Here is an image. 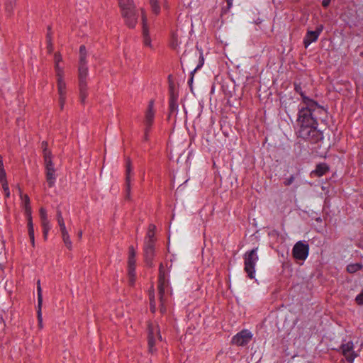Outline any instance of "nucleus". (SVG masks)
<instances>
[{
	"instance_id": "nucleus-1",
	"label": "nucleus",
	"mask_w": 363,
	"mask_h": 363,
	"mask_svg": "<svg viewBox=\"0 0 363 363\" xmlns=\"http://www.w3.org/2000/svg\"><path fill=\"white\" fill-rule=\"evenodd\" d=\"M294 91L301 95L302 101L298 108L297 118L294 126L297 138L311 144L323 140V131L318 129L317 114L326 113L327 110L316 101L308 97L302 90L301 83L294 82Z\"/></svg>"
},
{
	"instance_id": "nucleus-2",
	"label": "nucleus",
	"mask_w": 363,
	"mask_h": 363,
	"mask_svg": "<svg viewBox=\"0 0 363 363\" xmlns=\"http://www.w3.org/2000/svg\"><path fill=\"white\" fill-rule=\"evenodd\" d=\"M119 7L121 10V15L125 18V24L133 28L138 22V15L133 0H118Z\"/></svg>"
},
{
	"instance_id": "nucleus-3",
	"label": "nucleus",
	"mask_w": 363,
	"mask_h": 363,
	"mask_svg": "<svg viewBox=\"0 0 363 363\" xmlns=\"http://www.w3.org/2000/svg\"><path fill=\"white\" fill-rule=\"evenodd\" d=\"M257 247L247 251L243 255L244 270L247 277L252 279L255 277V265L259 259Z\"/></svg>"
},
{
	"instance_id": "nucleus-4",
	"label": "nucleus",
	"mask_w": 363,
	"mask_h": 363,
	"mask_svg": "<svg viewBox=\"0 0 363 363\" xmlns=\"http://www.w3.org/2000/svg\"><path fill=\"white\" fill-rule=\"evenodd\" d=\"M88 77L87 67H78V81L79 90V99L82 104L86 102L88 96L86 78Z\"/></svg>"
},
{
	"instance_id": "nucleus-5",
	"label": "nucleus",
	"mask_w": 363,
	"mask_h": 363,
	"mask_svg": "<svg viewBox=\"0 0 363 363\" xmlns=\"http://www.w3.org/2000/svg\"><path fill=\"white\" fill-rule=\"evenodd\" d=\"M155 115V111L154 109V101L150 100L148 103L147 110L145 113V118H144V135L143 138V140L144 142H147L149 140V133L151 131L152 126L154 123Z\"/></svg>"
},
{
	"instance_id": "nucleus-6",
	"label": "nucleus",
	"mask_w": 363,
	"mask_h": 363,
	"mask_svg": "<svg viewBox=\"0 0 363 363\" xmlns=\"http://www.w3.org/2000/svg\"><path fill=\"white\" fill-rule=\"evenodd\" d=\"M309 245L302 241L297 242L293 249L292 255L295 259L304 261L308 256Z\"/></svg>"
},
{
	"instance_id": "nucleus-7",
	"label": "nucleus",
	"mask_w": 363,
	"mask_h": 363,
	"mask_svg": "<svg viewBox=\"0 0 363 363\" xmlns=\"http://www.w3.org/2000/svg\"><path fill=\"white\" fill-rule=\"evenodd\" d=\"M252 336L250 331L243 329L233 337L231 343L237 346H245L251 341Z\"/></svg>"
},
{
	"instance_id": "nucleus-8",
	"label": "nucleus",
	"mask_w": 363,
	"mask_h": 363,
	"mask_svg": "<svg viewBox=\"0 0 363 363\" xmlns=\"http://www.w3.org/2000/svg\"><path fill=\"white\" fill-rule=\"evenodd\" d=\"M169 114H177L178 111V93L175 90V86L173 82L169 84Z\"/></svg>"
},
{
	"instance_id": "nucleus-9",
	"label": "nucleus",
	"mask_w": 363,
	"mask_h": 363,
	"mask_svg": "<svg viewBox=\"0 0 363 363\" xmlns=\"http://www.w3.org/2000/svg\"><path fill=\"white\" fill-rule=\"evenodd\" d=\"M340 350H341L342 354L349 363H353L354 359L357 357V354L354 351V344L352 341L342 344Z\"/></svg>"
},
{
	"instance_id": "nucleus-10",
	"label": "nucleus",
	"mask_w": 363,
	"mask_h": 363,
	"mask_svg": "<svg viewBox=\"0 0 363 363\" xmlns=\"http://www.w3.org/2000/svg\"><path fill=\"white\" fill-rule=\"evenodd\" d=\"M144 257L146 264L153 267V259L155 257V243L152 241H145L144 243Z\"/></svg>"
},
{
	"instance_id": "nucleus-11",
	"label": "nucleus",
	"mask_w": 363,
	"mask_h": 363,
	"mask_svg": "<svg viewBox=\"0 0 363 363\" xmlns=\"http://www.w3.org/2000/svg\"><path fill=\"white\" fill-rule=\"evenodd\" d=\"M323 30V26L319 25L317 26L315 30H308L304 38H303V45L306 48L311 45L312 43L315 42L320 33Z\"/></svg>"
},
{
	"instance_id": "nucleus-12",
	"label": "nucleus",
	"mask_w": 363,
	"mask_h": 363,
	"mask_svg": "<svg viewBox=\"0 0 363 363\" xmlns=\"http://www.w3.org/2000/svg\"><path fill=\"white\" fill-rule=\"evenodd\" d=\"M45 177L48 187L52 188L55 186L56 181L55 169L53 163L45 164Z\"/></svg>"
},
{
	"instance_id": "nucleus-13",
	"label": "nucleus",
	"mask_w": 363,
	"mask_h": 363,
	"mask_svg": "<svg viewBox=\"0 0 363 363\" xmlns=\"http://www.w3.org/2000/svg\"><path fill=\"white\" fill-rule=\"evenodd\" d=\"M132 171L131 167V162L130 159H128L126 161V169H125V199L130 201V172Z\"/></svg>"
},
{
	"instance_id": "nucleus-14",
	"label": "nucleus",
	"mask_w": 363,
	"mask_h": 363,
	"mask_svg": "<svg viewBox=\"0 0 363 363\" xmlns=\"http://www.w3.org/2000/svg\"><path fill=\"white\" fill-rule=\"evenodd\" d=\"M147 17L143 9H142V23H143V38L145 46L152 48L151 38L149 35V30L147 24Z\"/></svg>"
},
{
	"instance_id": "nucleus-15",
	"label": "nucleus",
	"mask_w": 363,
	"mask_h": 363,
	"mask_svg": "<svg viewBox=\"0 0 363 363\" xmlns=\"http://www.w3.org/2000/svg\"><path fill=\"white\" fill-rule=\"evenodd\" d=\"M148 335H147V345L148 350L150 353H153L156 351L155 338V328L151 323L148 324L147 326Z\"/></svg>"
},
{
	"instance_id": "nucleus-16",
	"label": "nucleus",
	"mask_w": 363,
	"mask_h": 363,
	"mask_svg": "<svg viewBox=\"0 0 363 363\" xmlns=\"http://www.w3.org/2000/svg\"><path fill=\"white\" fill-rule=\"evenodd\" d=\"M330 171V167L328 164L323 162L319 163L316 165L315 169L313 170L311 173V175H314L318 177H320L325 175Z\"/></svg>"
},
{
	"instance_id": "nucleus-17",
	"label": "nucleus",
	"mask_w": 363,
	"mask_h": 363,
	"mask_svg": "<svg viewBox=\"0 0 363 363\" xmlns=\"http://www.w3.org/2000/svg\"><path fill=\"white\" fill-rule=\"evenodd\" d=\"M168 285V281L165 278V271L162 263L159 267L158 286L157 289H165Z\"/></svg>"
},
{
	"instance_id": "nucleus-18",
	"label": "nucleus",
	"mask_w": 363,
	"mask_h": 363,
	"mask_svg": "<svg viewBox=\"0 0 363 363\" xmlns=\"http://www.w3.org/2000/svg\"><path fill=\"white\" fill-rule=\"evenodd\" d=\"M22 199L23 201V208L25 211V215L26 217H30L32 216V209L30 203L29 196L27 194L23 195Z\"/></svg>"
},
{
	"instance_id": "nucleus-19",
	"label": "nucleus",
	"mask_w": 363,
	"mask_h": 363,
	"mask_svg": "<svg viewBox=\"0 0 363 363\" xmlns=\"http://www.w3.org/2000/svg\"><path fill=\"white\" fill-rule=\"evenodd\" d=\"M57 85L59 96H66V83L64 79H57Z\"/></svg>"
},
{
	"instance_id": "nucleus-20",
	"label": "nucleus",
	"mask_w": 363,
	"mask_h": 363,
	"mask_svg": "<svg viewBox=\"0 0 363 363\" xmlns=\"http://www.w3.org/2000/svg\"><path fill=\"white\" fill-rule=\"evenodd\" d=\"M39 215L42 227L50 224V221L48 218L47 211L45 210V208L41 207L39 210Z\"/></svg>"
},
{
	"instance_id": "nucleus-21",
	"label": "nucleus",
	"mask_w": 363,
	"mask_h": 363,
	"mask_svg": "<svg viewBox=\"0 0 363 363\" xmlns=\"http://www.w3.org/2000/svg\"><path fill=\"white\" fill-rule=\"evenodd\" d=\"M362 267V264L360 263L350 264L347 266V271L350 274H353L360 270Z\"/></svg>"
},
{
	"instance_id": "nucleus-22",
	"label": "nucleus",
	"mask_w": 363,
	"mask_h": 363,
	"mask_svg": "<svg viewBox=\"0 0 363 363\" xmlns=\"http://www.w3.org/2000/svg\"><path fill=\"white\" fill-rule=\"evenodd\" d=\"M152 12L155 15H158L160 12V6L158 4V0H150Z\"/></svg>"
},
{
	"instance_id": "nucleus-23",
	"label": "nucleus",
	"mask_w": 363,
	"mask_h": 363,
	"mask_svg": "<svg viewBox=\"0 0 363 363\" xmlns=\"http://www.w3.org/2000/svg\"><path fill=\"white\" fill-rule=\"evenodd\" d=\"M27 227H28V233L29 237L34 236V227L33 223L32 216L30 217H27Z\"/></svg>"
},
{
	"instance_id": "nucleus-24",
	"label": "nucleus",
	"mask_w": 363,
	"mask_h": 363,
	"mask_svg": "<svg viewBox=\"0 0 363 363\" xmlns=\"http://www.w3.org/2000/svg\"><path fill=\"white\" fill-rule=\"evenodd\" d=\"M43 155L45 164L53 163L52 162V154L50 150L43 151Z\"/></svg>"
},
{
	"instance_id": "nucleus-25",
	"label": "nucleus",
	"mask_w": 363,
	"mask_h": 363,
	"mask_svg": "<svg viewBox=\"0 0 363 363\" xmlns=\"http://www.w3.org/2000/svg\"><path fill=\"white\" fill-rule=\"evenodd\" d=\"M226 6L221 8L220 16H223L229 12L233 6V0H225Z\"/></svg>"
},
{
	"instance_id": "nucleus-26",
	"label": "nucleus",
	"mask_w": 363,
	"mask_h": 363,
	"mask_svg": "<svg viewBox=\"0 0 363 363\" xmlns=\"http://www.w3.org/2000/svg\"><path fill=\"white\" fill-rule=\"evenodd\" d=\"M42 306L43 304L38 303L37 318L38 322V327L40 329L43 328V318H42Z\"/></svg>"
},
{
	"instance_id": "nucleus-27",
	"label": "nucleus",
	"mask_w": 363,
	"mask_h": 363,
	"mask_svg": "<svg viewBox=\"0 0 363 363\" xmlns=\"http://www.w3.org/2000/svg\"><path fill=\"white\" fill-rule=\"evenodd\" d=\"M62 240H63L65 246L67 247V248L68 250H71L72 248V243L70 240L69 233H65L64 235H62Z\"/></svg>"
},
{
	"instance_id": "nucleus-28",
	"label": "nucleus",
	"mask_w": 363,
	"mask_h": 363,
	"mask_svg": "<svg viewBox=\"0 0 363 363\" xmlns=\"http://www.w3.org/2000/svg\"><path fill=\"white\" fill-rule=\"evenodd\" d=\"M46 40L48 43V49L49 51H51L52 49V32H51V27H48V33L46 35Z\"/></svg>"
},
{
	"instance_id": "nucleus-29",
	"label": "nucleus",
	"mask_w": 363,
	"mask_h": 363,
	"mask_svg": "<svg viewBox=\"0 0 363 363\" xmlns=\"http://www.w3.org/2000/svg\"><path fill=\"white\" fill-rule=\"evenodd\" d=\"M17 0H7L6 3V11L9 13H11L13 11V9L16 6Z\"/></svg>"
},
{
	"instance_id": "nucleus-30",
	"label": "nucleus",
	"mask_w": 363,
	"mask_h": 363,
	"mask_svg": "<svg viewBox=\"0 0 363 363\" xmlns=\"http://www.w3.org/2000/svg\"><path fill=\"white\" fill-rule=\"evenodd\" d=\"M37 294H38V303L43 304V294L42 288L40 286V281H37Z\"/></svg>"
},
{
	"instance_id": "nucleus-31",
	"label": "nucleus",
	"mask_w": 363,
	"mask_h": 363,
	"mask_svg": "<svg viewBox=\"0 0 363 363\" xmlns=\"http://www.w3.org/2000/svg\"><path fill=\"white\" fill-rule=\"evenodd\" d=\"M56 217H57V223H58V225L60 227L65 225V221H64V219L62 217V211L59 208L57 209Z\"/></svg>"
},
{
	"instance_id": "nucleus-32",
	"label": "nucleus",
	"mask_w": 363,
	"mask_h": 363,
	"mask_svg": "<svg viewBox=\"0 0 363 363\" xmlns=\"http://www.w3.org/2000/svg\"><path fill=\"white\" fill-rule=\"evenodd\" d=\"M128 275L130 277V282L133 284L135 277V267H128Z\"/></svg>"
},
{
	"instance_id": "nucleus-33",
	"label": "nucleus",
	"mask_w": 363,
	"mask_h": 363,
	"mask_svg": "<svg viewBox=\"0 0 363 363\" xmlns=\"http://www.w3.org/2000/svg\"><path fill=\"white\" fill-rule=\"evenodd\" d=\"M55 71H56V76L57 79H63L64 76V72L63 69L60 67L59 64H55Z\"/></svg>"
},
{
	"instance_id": "nucleus-34",
	"label": "nucleus",
	"mask_w": 363,
	"mask_h": 363,
	"mask_svg": "<svg viewBox=\"0 0 363 363\" xmlns=\"http://www.w3.org/2000/svg\"><path fill=\"white\" fill-rule=\"evenodd\" d=\"M158 294L160 304L166 303V299L164 298L165 289H158Z\"/></svg>"
},
{
	"instance_id": "nucleus-35",
	"label": "nucleus",
	"mask_w": 363,
	"mask_h": 363,
	"mask_svg": "<svg viewBox=\"0 0 363 363\" xmlns=\"http://www.w3.org/2000/svg\"><path fill=\"white\" fill-rule=\"evenodd\" d=\"M203 63H204V58H203V54L201 53L200 56H199V64L197 65L196 67L191 72V74H194L196 70L199 69L203 65Z\"/></svg>"
},
{
	"instance_id": "nucleus-36",
	"label": "nucleus",
	"mask_w": 363,
	"mask_h": 363,
	"mask_svg": "<svg viewBox=\"0 0 363 363\" xmlns=\"http://www.w3.org/2000/svg\"><path fill=\"white\" fill-rule=\"evenodd\" d=\"M145 241H152L153 243H155V232H152L151 230H147Z\"/></svg>"
},
{
	"instance_id": "nucleus-37",
	"label": "nucleus",
	"mask_w": 363,
	"mask_h": 363,
	"mask_svg": "<svg viewBox=\"0 0 363 363\" xmlns=\"http://www.w3.org/2000/svg\"><path fill=\"white\" fill-rule=\"evenodd\" d=\"M296 177L294 175H291L289 178H286L283 184L286 186H290L295 180Z\"/></svg>"
},
{
	"instance_id": "nucleus-38",
	"label": "nucleus",
	"mask_w": 363,
	"mask_h": 363,
	"mask_svg": "<svg viewBox=\"0 0 363 363\" xmlns=\"http://www.w3.org/2000/svg\"><path fill=\"white\" fill-rule=\"evenodd\" d=\"M86 56H79V67H87Z\"/></svg>"
},
{
	"instance_id": "nucleus-39",
	"label": "nucleus",
	"mask_w": 363,
	"mask_h": 363,
	"mask_svg": "<svg viewBox=\"0 0 363 363\" xmlns=\"http://www.w3.org/2000/svg\"><path fill=\"white\" fill-rule=\"evenodd\" d=\"M0 182L1 183L6 182V174L4 169H0Z\"/></svg>"
},
{
	"instance_id": "nucleus-40",
	"label": "nucleus",
	"mask_w": 363,
	"mask_h": 363,
	"mask_svg": "<svg viewBox=\"0 0 363 363\" xmlns=\"http://www.w3.org/2000/svg\"><path fill=\"white\" fill-rule=\"evenodd\" d=\"M355 301L358 305H363V291L356 296Z\"/></svg>"
},
{
	"instance_id": "nucleus-41",
	"label": "nucleus",
	"mask_w": 363,
	"mask_h": 363,
	"mask_svg": "<svg viewBox=\"0 0 363 363\" xmlns=\"http://www.w3.org/2000/svg\"><path fill=\"white\" fill-rule=\"evenodd\" d=\"M65 101H66V96H59V103H60V106L61 110L63 109Z\"/></svg>"
},
{
	"instance_id": "nucleus-42",
	"label": "nucleus",
	"mask_w": 363,
	"mask_h": 363,
	"mask_svg": "<svg viewBox=\"0 0 363 363\" xmlns=\"http://www.w3.org/2000/svg\"><path fill=\"white\" fill-rule=\"evenodd\" d=\"M129 250V255H128V257H135V255H136V252H135V250L133 247V245H130L128 248Z\"/></svg>"
},
{
	"instance_id": "nucleus-43",
	"label": "nucleus",
	"mask_w": 363,
	"mask_h": 363,
	"mask_svg": "<svg viewBox=\"0 0 363 363\" xmlns=\"http://www.w3.org/2000/svg\"><path fill=\"white\" fill-rule=\"evenodd\" d=\"M79 56H86V50L84 45L79 47Z\"/></svg>"
},
{
	"instance_id": "nucleus-44",
	"label": "nucleus",
	"mask_w": 363,
	"mask_h": 363,
	"mask_svg": "<svg viewBox=\"0 0 363 363\" xmlns=\"http://www.w3.org/2000/svg\"><path fill=\"white\" fill-rule=\"evenodd\" d=\"M135 262H136V260H135V257H128V267H135Z\"/></svg>"
},
{
	"instance_id": "nucleus-45",
	"label": "nucleus",
	"mask_w": 363,
	"mask_h": 363,
	"mask_svg": "<svg viewBox=\"0 0 363 363\" xmlns=\"http://www.w3.org/2000/svg\"><path fill=\"white\" fill-rule=\"evenodd\" d=\"M62 56L60 53L58 52H56L55 54V64H59V62L60 61H62Z\"/></svg>"
},
{
	"instance_id": "nucleus-46",
	"label": "nucleus",
	"mask_w": 363,
	"mask_h": 363,
	"mask_svg": "<svg viewBox=\"0 0 363 363\" xmlns=\"http://www.w3.org/2000/svg\"><path fill=\"white\" fill-rule=\"evenodd\" d=\"M41 148L43 150V151H46L48 149V143L47 141H43L41 143Z\"/></svg>"
},
{
	"instance_id": "nucleus-47",
	"label": "nucleus",
	"mask_w": 363,
	"mask_h": 363,
	"mask_svg": "<svg viewBox=\"0 0 363 363\" xmlns=\"http://www.w3.org/2000/svg\"><path fill=\"white\" fill-rule=\"evenodd\" d=\"M160 311L162 314H164L167 312V307L165 306V303L160 305Z\"/></svg>"
},
{
	"instance_id": "nucleus-48",
	"label": "nucleus",
	"mask_w": 363,
	"mask_h": 363,
	"mask_svg": "<svg viewBox=\"0 0 363 363\" xmlns=\"http://www.w3.org/2000/svg\"><path fill=\"white\" fill-rule=\"evenodd\" d=\"M150 310L152 313H155L156 311V303H150Z\"/></svg>"
},
{
	"instance_id": "nucleus-49",
	"label": "nucleus",
	"mask_w": 363,
	"mask_h": 363,
	"mask_svg": "<svg viewBox=\"0 0 363 363\" xmlns=\"http://www.w3.org/2000/svg\"><path fill=\"white\" fill-rule=\"evenodd\" d=\"M331 0H323L322 1V6L324 8H328L330 4Z\"/></svg>"
},
{
	"instance_id": "nucleus-50",
	"label": "nucleus",
	"mask_w": 363,
	"mask_h": 363,
	"mask_svg": "<svg viewBox=\"0 0 363 363\" xmlns=\"http://www.w3.org/2000/svg\"><path fill=\"white\" fill-rule=\"evenodd\" d=\"M60 232H61L62 235H64L65 233H68V232H67V230L66 229V226L65 225L60 227Z\"/></svg>"
},
{
	"instance_id": "nucleus-51",
	"label": "nucleus",
	"mask_w": 363,
	"mask_h": 363,
	"mask_svg": "<svg viewBox=\"0 0 363 363\" xmlns=\"http://www.w3.org/2000/svg\"><path fill=\"white\" fill-rule=\"evenodd\" d=\"M149 298H150V303H155V294L154 293L152 294H150V296H149Z\"/></svg>"
},
{
	"instance_id": "nucleus-52",
	"label": "nucleus",
	"mask_w": 363,
	"mask_h": 363,
	"mask_svg": "<svg viewBox=\"0 0 363 363\" xmlns=\"http://www.w3.org/2000/svg\"><path fill=\"white\" fill-rule=\"evenodd\" d=\"M42 228H43V231H48V232H49L50 228H51V227H50V225L49 224L48 225L43 226Z\"/></svg>"
},
{
	"instance_id": "nucleus-53",
	"label": "nucleus",
	"mask_w": 363,
	"mask_h": 363,
	"mask_svg": "<svg viewBox=\"0 0 363 363\" xmlns=\"http://www.w3.org/2000/svg\"><path fill=\"white\" fill-rule=\"evenodd\" d=\"M155 228H156V227H155V225H153V224H150V225H149V227H148V230H151L152 232H155Z\"/></svg>"
},
{
	"instance_id": "nucleus-54",
	"label": "nucleus",
	"mask_w": 363,
	"mask_h": 363,
	"mask_svg": "<svg viewBox=\"0 0 363 363\" xmlns=\"http://www.w3.org/2000/svg\"><path fill=\"white\" fill-rule=\"evenodd\" d=\"M193 79H194V74H191V77L189 78V81H188V84L189 85V86L191 87V85H192V83H193Z\"/></svg>"
},
{
	"instance_id": "nucleus-55",
	"label": "nucleus",
	"mask_w": 363,
	"mask_h": 363,
	"mask_svg": "<svg viewBox=\"0 0 363 363\" xmlns=\"http://www.w3.org/2000/svg\"><path fill=\"white\" fill-rule=\"evenodd\" d=\"M4 169V162H3V157L0 155V169Z\"/></svg>"
},
{
	"instance_id": "nucleus-56",
	"label": "nucleus",
	"mask_w": 363,
	"mask_h": 363,
	"mask_svg": "<svg viewBox=\"0 0 363 363\" xmlns=\"http://www.w3.org/2000/svg\"><path fill=\"white\" fill-rule=\"evenodd\" d=\"M30 240V242L32 244V246L34 247H35V235L33 236V237H29Z\"/></svg>"
},
{
	"instance_id": "nucleus-57",
	"label": "nucleus",
	"mask_w": 363,
	"mask_h": 363,
	"mask_svg": "<svg viewBox=\"0 0 363 363\" xmlns=\"http://www.w3.org/2000/svg\"><path fill=\"white\" fill-rule=\"evenodd\" d=\"M48 233L49 232H48V231H43L44 240H47Z\"/></svg>"
},
{
	"instance_id": "nucleus-58",
	"label": "nucleus",
	"mask_w": 363,
	"mask_h": 363,
	"mask_svg": "<svg viewBox=\"0 0 363 363\" xmlns=\"http://www.w3.org/2000/svg\"><path fill=\"white\" fill-rule=\"evenodd\" d=\"M156 333H157L159 338L160 339L161 338V335H160V329L158 328V327H157Z\"/></svg>"
},
{
	"instance_id": "nucleus-59",
	"label": "nucleus",
	"mask_w": 363,
	"mask_h": 363,
	"mask_svg": "<svg viewBox=\"0 0 363 363\" xmlns=\"http://www.w3.org/2000/svg\"><path fill=\"white\" fill-rule=\"evenodd\" d=\"M3 184V187L5 190H9V188L7 186V183L6 182H4L2 183Z\"/></svg>"
},
{
	"instance_id": "nucleus-60",
	"label": "nucleus",
	"mask_w": 363,
	"mask_h": 363,
	"mask_svg": "<svg viewBox=\"0 0 363 363\" xmlns=\"http://www.w3.org/2000/svg\"><path fill=\"white\" fill-rule=\"evenodd\" d=\"M82 236V232L79 231L78 233V237L80 238Z\"/></svg>"
},
{
	"instance_id": "nucleus-61",
	"label": "nucleus",
	"mask_w": 363,
	"mask_h": 363,
	"mask_svg": "<svg viewBox=\"0 0 363 363\" xmlns=\"http://www.w3.org/2000/svg\"><path fill=\"white\" fill-rule=\"evenodd\" d=\"M172 47L173 48H176V46H175L173 43L172 44Z\"/></svg>"
},
{
	"instance_id": "nucleus-62",
	"label": "nucleus",
	"mask_w": 363,
	"mask_h": 363,
	"mask_svg": "<svg viewBox=\"0 0 363 363\" xmlns=\"http://www.w3.org/2000/svg\"><path fill=\"white\" fill-rule=\"evenodd\" d=\"M2 322H3L2 318H0V324H1V323H2Z\"/></svg>"
},
{
	"instance_id": "nucleus-63",
	"label": "nucleus",
	"mask_w": 363,
	"mask_h": 363,
	"mask_svg": "<svg viewBox=\"0 0 363 363\" xmlns=\"http://www.w3.org/2000/svg\"><path fill=\"white\" fill-rule=\"evenodd\" d=\"M360 55H361L362 57H363V52H362L360 53Z\"/></svg>"
},
{
	"instance_id": "nucleus-64",
	"label": "nucleus",
	"mask_w": 363,
	"mask_h": 363,
	"mask_svg": "<svg viewBox=\"0 0 363 363\" xmlns=\"http://www.w3.org/2000/svg\"><path fill=\"white\" fill-rule=\"evenodd\" d=\"M1 339H2V336H1V335H0V340H1Z\"/></svg>"
}]
</instances>
